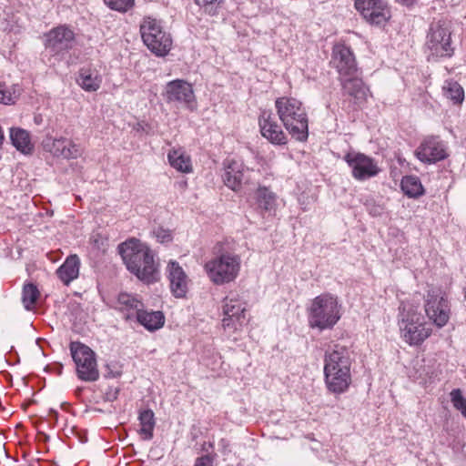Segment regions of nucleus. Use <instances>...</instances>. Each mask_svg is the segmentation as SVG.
<instances>
[{
  "instance_id": "obj_1",
  "label": "nucleus",
  "mask_w": 466,
  "mask_h": 466,
  "mask_svg": "<svg viewBox=\"0 0 466 466\" xmlns=\"http://www.w3.org/2000/svg\"><path fill=\"white\" fill-rule=\"evenodd\" d=\"M127 270L146 284L159 279V265L153 250L144 242L130 238L118 246Z\"/></svg>"
},
{
  "instance_id": "obj_2",
  "label": "nucleus",
  "mask_w": 466,
  "mask_h": 466,
  "mask_svg": "<svg viewBox=\"0 0 466 466\" xmlns=\"http://www.w3.org/2000/svg\"><path fill=\"white\" fill-rule=\"evenodd\" d=\"M213 253L214 257L204 266L209 279L216 285L234 281L240 271V256L228 242L218 243L214 247Z\"/></svg>"
},
{
  "instance_id": "obj_3",
  "label": "nucleus",
  "mask_w": 466,
  "mask_h": 466,
  "mask_svg": "<svg viewBox=\"0 0 466 466\" xmlns=\"http://www.w3.org/2000/svg\"><path fill=\"white\" fill-rule=\"evenodd\" d=\"M279 119L290 136L298 141L309 137V119L302 103L294 97L282 96L275 102Z\"/></svg>"
},
{
  "instance_id": "obj_4",
  "label": "nucleus",
  "mask_w": 466,
  "mask_h": 466,
  "mask_svg": "<svg viewBox=\"0 0 466 466\" xmlns=\"http://www.w3.org/2000/svg\"><path fill=\"white\" fill-rule=\"evenodd\" d=\"M341 317V305L336 296L324 293L317 296L309 308V323L320 330L332 329Z\"/></svg>"
},
{
  "instance_id": "obj_5",
  "label": "nucleus",
  "mask_w": 466,
  "mask_h": 466,
  "mask_svg": "<svg viewBox=\"0 0 466 466\" xmlns=\"http://www.w3.org/2000/svg\"><path fill=\"white\" fill-rule=\"evenodd\" d=\"M139 30L143 43L157 56H165L171 50V35L163 27L160 20L146 16L140 24Z\"/></svg>"
},
{
  "instance_id": "obj_6",
  "label": "nucleus",
  "mask_w": 466,
  "mask_h": 466,
  "mask_svg": "<svg viewBox=\"0 0 466 466\" xmlns=\"http://www.w3.org/2000/svg\"><path fill=\"white\" fill-rule=\"evenodd\" d=\"M425 46L428 52V60L453 56L454 48L451 46V33L445 22L437 21L431 24Z\"/></svg>"
},
{
  "instance_id": "obj_7",
  "label": "nucleus",
  "mask_w": 466,
  "mask_h": 466,
  "mask_svg": "<svg viewBox=\"0 0 466 466\" xmlns=\"http://www.w3.org/2000/svg\"><path fill=\"white\" fill-rule=\"evenodd\" d=\"M400 316L401 336L410 345H419L431 335V329L426 326L423 317L415 309L403 305Z\"/></svg>"
},
{
  "instance_id": "obj_8",
  "label": "nucleus",
  "mask_w": 466,
  "mask_h": 466,
  "mask_svg": "<svg viewBox=\"0 0 466 466\" xmlns=\"http://www.w3.org/2000/svg\"><path fill=\"white\" fill-rule=\"evenodd\" d=\"M70 351L76 367L78 379L87 382L96 381L99 379V370L96 353L80 342H72Z\"/></svg>"
},
{
  "instance_id": "obj_9",
  "label": "nucleus",
  "mask_w": 466,
  "mask_h": 466,
  "mask_svg": "<svg viewBox=\"0 0 466 466\" xmlns=\"http://www.w3.org/2000/svg\"><path fill=\"white\" fill-rule=\"evenodd\" d=\"M76 42L74 31L66 25H60L45 35L46 49L57 60L64 58Z\"/></svg>"
},
{
  "instance_id": "obj_10",
  "label": "nucleus",
  "mask_w": 466,
  "mask_h": 466,
  "mask_svg": "<svg viewBox=\"0 0 466 466\" xmlns=\"http://www.w3.org/2000/svg\"><path fill=\"white\" fill-rule=\"evenodd\" d=\"M424 308L429 319L438 328H442L448 323L451 308L449 301L441 295V291L429 290L426 295Z\"/></svg>"
},
{
  "instance_id": "obj_11",
  "label": "nucleus",
  "mask_w": 466,
  "mask_h": 466,
  "mask_svg": "<svg viewBox=\"0 0 466 466\" xmlns=\"http://www.w3.org/2000/svg\"><path fill=\"white\" fill-rule=\"evenodd\" d=\"M344 160L350 167L352 177L359 181L374 177L380 171L375 159L360 152H349Z\"/></svg>"
},
{
  "instance_id": "obj_12",
  "label": "nucleus",
  "mask_w": 466,
  "mask_h": 466,
  "mask_svg": "<svg viewBox=\"0 0 466 466\" xmlns=\"http://www.w3.org/2000/svg\"><path fill=\"white\" fill-rule=\"evenodd\" d=\"M222 326L225 329L238 330L246 321V304L238 294L230 293L224 299Z\"/></svg>"
},
{
  "instance_id": "obj_13",
  "label": "nucleus",
  "mask_w": 466,
  "mask_h": 466,
  "mask_svg": "<svg viewBox=\"0 0 466 466\" xmlns=\"http://www.w3.org/2000/svg\"><path fill=\"white\" fill-rule=\"evenodd\" d=\"M164 96L167 103H177L190 111L197 107L192 86L185 80L169 81L166 85Z\"/></svg>"
},
{
  "instance_id": "obj_14",
  "label": "nucleus",
  "mask_w": 466,
  "mask_h": 466,
  "mask_svg": "<svg viewBox=\"0 0 466 466\" xmlns=\"http://www.w3.org/2000/svg\"><path fill=\"white\" fill-rule=\"evenodd\" d=\"M416 157L424 164H435L448 157L446 144L437 136L425 137L415 150Z\"/></svg>"
},
{
  "instance_id": "obj_15",
  "label": "nucleus",
  "mask_w": 466,
  "mask_h": 466,
  "mask_svg": "<svg viewBox=\"0 0 466 466\" xmlns=\"http://www.w3.org/2000/svg\"><path fill=\"white\" fill-rule=\"evenodd\" d=\"M354 5L371 25H382L390 18V11L382 0H355Z\"/></svg>"
},
{
  "instance_id": "obj_16",
  "label": "nucleus",
  "mask_w": 466,
  "mask_h": 466,
  "mask_svg": "<svg viewBox=\"0 0 466 466\" xmlns=\"http://www.w3.org/2000/svg\"><path fill=\"white\" fill-rule=\"evenodd\" d=\"M42 146L45 151L51 153L54 157L65 159H76L82 154L79 145L66 137H48L43 140Z\"/></svg>"
},
{
  "instance_id": "obj_17",
  "label": "nucleus",
  "mask_w": 466,
  "mask_h": 466,
  "mask_svg": "<svg viewBox=\"0 0 466 466\" xmlns=\"http://www.w3.org/2000/svg\"><path fill=\"white\" fill-rule=\"evenodd\" d=\"M331 63L336 67L339 78L359 73L355 56L350 48L343 44L335 45Z\"/></svg>"
},
{
  "instance_id": "obj_18",
  "label": "nucleus",
  "mask_w": 466,
  "mask_h": 466,
  "mask_svg": "<svg viewBox=\"0 0 466 466\" xmlns=\"http://www.w3.org/2000/svg\"><path fill=\"white\" fill-rule=\"evenodd\" d=\"M352 352L346 346L335 344L325 352L324 370L338 369L350 370L352 363Z\"/></svg>"
},
{
  "instance_id": "obj_19",
  "label": "nucleus",
  "mask_w": 466,
  "mask_h": 466,
  "mask_svg": "<svg viewBox=\"0 0 466 466\" xmlns=\"http://www.w3.org/2000/svg\"><path fill=\"white\" fill-rule=\"evenodd\" d=\"M167 276L173 296L177 299L185 298L188 290L189 279L178 262L170 260L167 263Z\"/></svg>"
},
{
  "instance_id": "obj_20",
  "label": "nucleus",
  "mask_w": 466,
  "mask_h": 466,
  "mask_svg": "<svg viewBox=\"0 0 466 466\" xmlns=\"http://www.w3.org/2000/svg\"><path fill=\"white\" fill-rule=\"evenodd\" d=\"M258 123L262 137L270 143L279 146L287 144V136L271 112L263 111Z\"/></svg>"
},
{
  "instance_id": "obj_21",
  "label": "nucleus",
  "mask_w": 466,
  "mask_h": 466,
  "mask_svg": "<svg viewBox=\"0 0 466 466\" xmlns=\"http://www.w3.org/2000/svg\"><path fill=\"white\" fill-rule=\"evenodd\" d=\"M343 95L349 96L356 105H361L367 100L369 88L363 83L360 73L339 78Z\"/></svg>"
},
{
  "instance_id": "obj_22",
  "label": "nucleus",
  "mask_w": 466,
  "mask_h": 466,
  "mask_svg": "<svg viewBox=\"0 0 466 466\" xmlns=\"http://www.w3.org/2000/svg\"><path fill=\"white\" fill-rule=\"evenodd\" d=\"M327 389L335 394H341L348 390L351 383L350 370H324Z\"/></svg>"
},
{
  "instance_id": "obj_23",
  "label": "nucleus",
  "mask_w": 466,
  "mask_h": 466,
  "mask_svg": "<svg viewBox=\"0 0 466 466\" xmlns=\"http://www.w3.org/2000/svg\"><path fill=\"white\" fill-rule=\"evenodd\" d=\"M115 309L123 312L128 319L137 317L144 309V304L137 295L121 292L116 298Z\"/></svg>"
},
{
  "instance_id": "obj_24",
  "label": "nucleus",
  "mask_w": 466,
  "mask_h": 466,
  "mask_svg": "<svg viewBox=\"0 0 466 466\" xmlns=\"http://www.w3.org/2000/svg\"><path fill=\"white\" fill-rule=\"evenodd\" d=\"M244 177L243 164L237 160H228L225 163L222 178L224 184L234 191H238L242 185Z\"/></svg>"
},
{
  "instance_id": "obj_25",
  "label": "nucleus",
  "mask_w": 466,
  "mask_h": 466,
  "mask_svg": "<svg viewBox=\"0 0 466 466\" xmlns=\"http://www.w3.org/2000/svg\"><path fill=\"white\" fill-rule=\"evenodd\" d=\"M102 76L92 66L81 67L76 78V84L86 92L97 91L102 84Z\"/></svg>"
},
{
  "instance_id": "obj_26",
  "label": "nucleus",
  "mask_w": 466,
  "mask_h": 466,
  "mask_svg": "<svg viewBox=\"0 0 466 466\" xmlns=\"http://www.w3.org/2000/svg\"><path fill=\"white\" fill-rule=\"evenodd\" d=\"M79 258L77 255H70L56 269V275L65 285H69L74 279H77L79 275Z\"/></svg>"
},
{
  "instance_id": "obj_27",
  "label": "nucleus",
  "mask_w": 466,
  "mask_h": 466,
  "mask_svg": "<svg viewBox=\"0 0 466 466\" xmlns=\"http://www.w3.org/2000/svg\"><path fill=\"white\" fill-rule=\"evenodd\" d=\"M257 208L272 215L277 208V196L269 188L259 186L255 192Z\"/></svg>"
},
{
  "instance_id": "obj_28",
  "label": "nucleus",
  "mask_w": 466,
  "mask_h": 466,
  "mask_svg": "<svg viewBox=\"0 0 466 466\" xmlns=\"http://www.w3.org/2000/svg\"><path fill=\"white\" fill-rule=\"evenodd\" d=\"M9 137L12 145L25 155L31 154L34 150V145L31 142L30 134L25 129L20 127H11Z\"/></svg>"
},
{
  "instance_id": "obj_29",
  "label": "nucleus",
  "mask_w": 466,
  "mask_h": 466,
  "mask_svg": "<svg viewBox=\"0 0 466 466\" xmlns=\"http://www.w3.org/2000/svg\"><path fill=\"white\" fill-rule=\"evenodd\" d=\"M167 159L170 166L179 172L190 173L192 171L191 159L182 148L170 150Z\"/></svg>"
},
{
  "instance_id": "obj_30",
  "label": "nucleus",
  "mask_w": 466,
  "mask_h": 466,
  "mask_svg": "<svg viewBox=\"0 0 466 466\" xmlns=\"http://www.w3.org/2000/svg\"><path fill=\"white\" fill-rule=\"evenodd\" d=\"M138 420L140 429L138 433L144 441H150L154 436V429L156 426L155 414L152 410L147 409L139 411Z\"/></svg>"
},
{
  "instance_id": "obj_31",
  "label": "nucleus",
  "mask_w": 466,
  "mask_h": 466,
  "mask_svg": "<svg viewBox=\"0 0 466 466\" xmlns=\"http://www.w3.org/2000/svg\"><path fill=\"white\" fill-rule=\"evenodd\" d=\"M136 318L138 323L151 331L160 329L165 323V317L161 311H147L143 309Z\"/></svg>"
},
{
  "instance_id": "obj_32",
  "label": "nucleus",
  "mask_w": 466,
  "mask_h": 466,
  "mask_svg": "<svg viewBox=\"0 0 466 466\" xmlns=\"http://www.w3.org/2000/svg\"><path fill=\"white\" fill-rule=\"evenodd\" d=\"M401 190L409 198H417L423 195L424 188L416 176H405L400 182Z\"/></svg>"
},
{
  "instance_id": "obj_33",
  "label": "nucleus",
  "mask_w": 466,
  "mask_h": 466,
  "mask_svg": "<svg viewBox=\"0 0 466 466\" xmlns=\"http://www.w3.org/2000/svg\"><path fill=\"white\" fill-rule=\"evenodd\" d=\"M39 296L40 292L35 284H25L22 289V303L24 308L27 311L32 310L35 308Z\"/></svg>"
},
{
  "instance_id": "obj_34",
  "label": "nucleus",
  "mask_w": 466,
  "mask_h": 466,
  "mask_svg": "<svg viewBox=\"0 0 466 466\" xmlns=\"http://www.w3.org/2000/svg\"><path fill=\"white\" fill-rule=\"evenodd\" d=\"M445 95L455 103H461L464 98V91L461 85L453 80H447L443 86Z\"/></svg>"
},
{
  "instance_id": "obj_35",
  "label": "nucleus",
  "mask_w": 466,
  "mask_h": 466,
  "mask_svg": "<svg viewBox=\"0 0 466 466\" xmlns=\"http://www.w3.org/2000/svg\"><path fill=\"white\" fill-rule=\"evenodd\" d=\"M201 361L211 370H217L222 364L220 354L212 349H208L204 351Z\"/></svg>"
},
{
  "instance_id": "obj_36",
  "label": "nucleus",
  "mask_w": 466,
  "mask_h": 466,
  "mask_svg": "<svg viewBox=\"0 0 466 466\" xmlns=\"http://www.w3.org/2000/svg\"><path fill=\"white\" fill-rule=\"evenodd\" d=\"M450 397L453 407L466 419V398L462 395L461 390L460 389L452 390Z\"/></svg>"
},
{
  "instance_id": "obj_37",
  "label": "nucleus",
  "mask_w": 466,
  "mask_h": 466,
  "mask_svg": "<svg viewBox=\"0 0 466 466\" xmlns=\"http://www.w3.org/2000/svg\"><path fill=\"white\" fill-rule=\"evenodd\" d=\"M105 5L111 10L125 14L135 5V0H104Z\"/></svg>"
},
{
  "instance_id": "obj_38",
  "label": "nucleus",
  "mask_w": 466,
  "mask_h": 466,
  "mask_svg": "<svg viewBox=\"0 0 466 466\" xmlns=\"http://www.w3.org/2000/svg\"><path fill=\"white\" fill-rule=\"evenodd\" d=\"M220 3V0H196V4L199 6H203L205 12L210 15H217Z\"/></svg>"
},
{
  "instance_id": "obj_39",
  "label": "nucleus",
  "mask_w": 466,
  "mask_h": 466,
  "mask_svg": "<svg viewBox=\"0 0 466 466\" xmlns=\"http://www.w3.org/2000/svg\"><path fill=\"white\" fill-rule=\"evenodd\" d=\"M122 374V366L116 361H110L106 365V379H115L120 377Z\"/></svg>"
},
{
  "instance_id": "obj_40",
  "label": "nucleus",
  "mask_w": 466,
  "mask_h": 466,
  "mask_svg": "<svg viewBox=\"0 0 466 466\" xmlns=\"http://www.w3.org/2000/svg\"><path fill=\"white\" fill-rule=\"evenodd\" d=\"M152 234L159 243L165 244L172 241L171 231L167 228L157 227L153 230Z\"/></svg>"
},
{
  "instance_id": "obj_41",
  "label": "nucleus",
  "mask_w": 466,
  "mask_h": 466,
  "mask_svg": "<svg viewBox=\"0 0 466 466\" xmlns=\"http://www.w3.org/2000/svg\"><path fill=\"white\" fill-rule=\"evenodd\" d=\"M15 101V96L11 92L10 88L5 85L0 84V103L5 105H11L14 104Z\"/></svg>"
},
{
  "instance_id": "obj_42",
  "label": "nucleus",
  "mask_w": 466,
  "mask_h": 466,
  "mask_svg": "<svg viewBox=\"0 0 466 466\" xmlns=\"http://www.w3.org/2000/svg\"><path fill=\"white\" fill-rule=\"evenodd\" d=\"M217 459L216 453H207L198 457L195 461L194 466H215L214 462Z\"/></svg>"
},
{
  "instance_id": "obj_43",
  "label": "nucleus",
  "mask_w": 466,
  "mask_h": 466,
  "mask_svg": "<svg viewBox=\"0 0 466 466\" xmlns=\"http://www.w3.org/2000/svg\"><path fill=\"white\" fill-rule=\"evenodd\" d=\"M367 209L369 213L373 217H379L383 213V208L380 205L368 203Z\"/></svg>"
},
{
  "instance_id": "obj_44",
  "label": "nucleus",
  "mask_w": 466,
  "mask_h": 466,
  "mask_svg": "<svg viewBox=\"0 0 466 466\" xmlns=\"http://www.w3.org/2000/svg\"><path fill=\"white\" fill-rule=\"evenodd\" d=\"M218 448H219V451L222 453V455L226 456L228 455V453L231 452V450H230V442L227 439H221L219 441H218Z\"/></svg>"
},
{
  "instance_id": "obj_45",
  "label": "nucleus",
  "mask_w": 466,
  "mask_h": 466,
  "mask_svg": "<svg viewBox=\"0 0 466 466\" xmlns=\"http://www.w3.org/2000/svg\"><path fill=\"white\" fill-rule=\"evenodd\" d=\"M119 390L117 388H108L106 392V400L108 401H114L117 399Z\"/></svg>"
},
{
  "instance_id": "obj_46",
  "label": "nucleus",
  "mask_w": 466,
  "mask_h": 466,
  "mask_svg": "<svg viewBox=\"0 0 466 466\" xmlns=\"http://www.w3.org/2000/svg\"><path fill=\"white\" fill-rule=\"evenodd\" d=\"M395 1L402 5L410 6V5H414L417 0H395Z\"/></svg>"
},
{
  "instance_id": "obj_47",
  "label": "nucleus",
  "mask_w": 466,
  "mask_h": 466,
  "mask_svg": "<svg viewBox=\"0 0 466 466\" xmlns=\"http://www.w3.org/2000/svg\"><path fill=\"white\" fill-rule=\"evenodd\" d=\"M213 448H214L213 442H208V443L205 442L202 446V451H204L208 453H210L209 450H212Z\"/></svg>"
},
{
  "instance_id": "obj_48",
  "label": "nucleus",
  "mask_w": 466,
  "mask_h": 466,
  "mask_svg": "<svg viewBox=\"0 0 466 466\" xmlns=\"http://www.w3.org/2000/svg\"><path fill=\"white\" fill-rule=\"evenodd\" d=\"M50 413L54 414L55 416L57 415V411L53 409L50 410Z\"/></svg>"
},
{
  "instance_id": "obj_49",
  "label": "nucleus",
  "mask_w": 466,
  "mask_h": 466,
  "mask_svg": "<svg viewBox=\"0 0 466 466\" xmlns=\"http://www.w3.org/2000/svg\"><path fill=\"white\" fill-rule=\"evenodd\" d=\"M464 299H466V287L463 289Z\"/></svg>"
}]
</instances>
